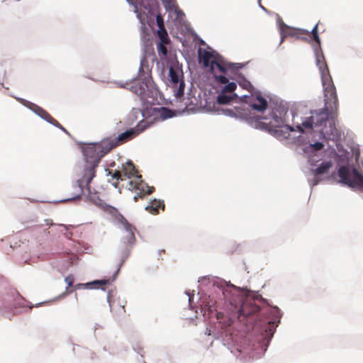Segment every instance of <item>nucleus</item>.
Here are the masks:
<instances>
[{
	"label": "nucleus",
	"instance_id": "nucleus-33",
	"mask_svg": "<svg viewBox=\"0 0 363 363\" xmlns=\"http://www.w3.org/2000/svg\"><path fill=\"white\" fill-rule=\"evenodd\" d=\"M111 277H104L103 279H98L99 286H101L102 285L109 286L112 284L113 281H111Z\"/></svg>",
	"mask_w": 363,
	"mask_h": 363
},
{
	"label": "nucleus",
	"instance_id": "nucleus-19",
	"mask_svg": "<svg viewBox=\"0 0 363 363\" xmlns=\"http://www.w3.org/2000/svg\"><path fill=\"white\" fill-rule=\"evenodd\" d=\"M211 72L213 74H216L217 71L225 73L227 70V67L223 61V59L220 55L218 58H214L213 64L210 67Z\"/></svg>",
	"mask_w": 363,
	"mask_h": 363
},
{
	"label": "nucleus",
	"instance_id": "nucleus-8",
	"mask_svg": "<svg viewBox=\"0 0 363 363\" xmlns=\"http://www.w3.org/2000/svg\"><path fill=\"white\" fill-rule=\"evenodd\" d=\"M311 116L306 118L301 125H296V130L299 132L303 133L304 129L311 130L313 128H323L328 121V116L333 115L330 113V108L324 107L318 111L311 112Z\"/></svg>",
	"mask_w": 363,
	"mask_h": 363
},
{
	"label": "nucleus",
	"instance_id": "nucleus-22",
	"mask_svg": "<svg viewBox=\"0 0 363 363\" xmlns=\"http://www.w3.org/2000/svg\"><path fill=\"white\" fill-rule=\"evenodd\" d=\"M324 147V145L320 142H315L313 144H310L306 146L303 149V151L307 154H311V155H315V152L321 150Z\"/></svg>",
	"mask_w": 363,
	"mask_h": 363
},
{
	"label": "nucleus",
	"instance_id": "nucleus-30",
	"mask_svg": "<svg viewBox=\"0 0 363 363\" xmlns=\"http://www.w3.org/2000/svg\"><path fill=\"white\" fill-rule=\"evenodd\" d=\"M237 85L235 82L227 83L223 89V93H230L235 90Z\"/></svg>",
	"mask_w": 363,
	"mask_h": 363
},
{
	"label": "nucleus",
	"instance_id": "nucleus-54",
	"mask_svg": "<svg viewBox=\"0 0 363 363\" xmlns=\"http://www.w3.org/2000/svg\"><path fill=\"white\" fill-rule=\"evenodd\" d=\"M118 192H119V193H121V188H119V189H118Z\"/></svg>",
	"mask_w": 363,
	"mask_h": 363
},
{
	"label": "nucleus",
	"instance_id": "nucleus-6",
	"mask_svg": "<svg viewBox=\"0 0 363 363\" xmlns=\"http://www.w3.org/2000/svg\"><path fill=\"white\" fill-rule=\"evenodd\" d=\"M118 222L123 227L125 235L121 238V245L119 247L120 264L123 265L130 254L131 249L135 243L136 238L134 233L136 228L120 213H118Z\"/></svg>",
	"mask_w": 363,
	"mask_h": 363
},
{
	"label": "nucleus",
	"instance_id": "nucleus-13",
	"mask_svg": "<svg viewBox=\"0 0 363 363\" xmlns=\"http://www.w3.org/2000/svg\"><path fill=\"white\" fill-rule=\"evenodd\" d=\"M169 77L170 78L169 82L172 84V86L174 89L175 97L180 98L183 96L185 84L182 79H179V72L172 67H170L169 69Z\"/></svg>",
	"mask_w": 363,
	"mask_h": 363
},
{
	"label": "nucleus",
	"instance_id": "nucleus-47",
	"mask_svg": "<svg viewBox=\"0 0 363 363\" xmlns=\"http://www.w3.org/2000/svg\"><path fill=\"white\" fill-rule=\"evenodd\" d=\"M354 155L355 159H358V157H359V152L358 150L355 151Z\"/></svg>",
	"mask_w": 363,
	"mask_h": 363
},
{
	"label": "nucleus",
	"instance_id": "nucleus-28",
	"mask_svg": "<svg viewBox=\"0 0 363 363\" xmlns=\"http://www.w3.org/2000/svg\"><path fill=\"white\" fill-rule=\"evenodd\" d=\"M232 99L233 98L230 96L221 94L218 96L217 101L219 104H227L232 100Z\"/></svg>",
	"mask_w": 363,
	"mask_h": 363
},
{
	"label": "nucleus",
	"instance_id": "nucleus-36",
	"mask_svg": "<svg viewBox=\"0 0 363 363\" xmlns=\"http://www.w3.org/2000/svg\"><path fill=\"white\" fill-rule=\"evenodd\" d=\"M131 348L134 352L140 354V357H143V355L140 353L143 350V347L140 346L138 343L133 344Z\"/></svg>",
	"mask_w": 363,
	"mask_h": 363
},
{
	"label": "nucleus",
	"instance_id": "nucleus-46",
	"mask_svg": "<svg viewBox=\"0 0 363 363\" xmlns=\"http://www.w3.org/2000/svg\"><path fill=\"white\" fill-rule=\"evenodd\" d=\"M284 128H285L286 130H289V131H293V130H294V128H292V127H291V126H290V125H286Z\"/></svg>",
	"mask_w": 363,
	"mask_h": 363
},
{
	"label": "nucleus",
	"instance_id": "nucleus-18",
	"mask_svg": "<svg viewBox=\"0 0 363 363\" xmlns=\"http://www.w3.org/2000/svg\"><path fill=\"white\" fill-rule=\"evenodd\" d=\"M164 207L165 204L163 200L155 198L145 207V210L151 214L156 215L159 213L160 209L164 210Z\"/></svg>",
	"mask_w": 363,
	"mask_h": 363
},
{
	"label": "nucleus",
	"instance_id": "nucleus-29",
	"mask_svg": "<svg viewBox=\"0 0 363 363\" xmlns=\"http://www.w3.org/2000/svg\"><path fill=\"white\" fill-rule=\"evenodd\" d=\"M167 44V43H159L157 45V52L160 55H162L163 57L167 56V49L165 46Z\"/></svg>",
	"mask_w": 363,
	"mask_h": 363
},
{
	"label": "nucleus",
	"instance_id": "nucleus-45",
	"mask_svg": "<svg viewBox=\"0 0 363 363\" xmlns=\"http://www.w3.org/2000/svg\"><path fill=\"white\" fill-rule=\"evenodd\" d=\"M43 221H44L45 224L47 225H54V223L52 222V220L51 219H44Z\"/></svg>",
	"mask_w": 363,
	"mask_h": 363
},
{
	"label": "nucleus",
	"instance_id": "nucleus-14",
	"mask_svg": "<svg viewBox=\"0 0 363 363\" xmlns=\"http://www.w3.org/2000/svg\"><path fill=\"white\" fill-rule=\"evenodd\" d=\"M281 29V41H284V39L286 36L295 37L298 39H305V37H311V32L309 33L307 30L298 28H292L288 27L286 24L283 23L280 26Z\"/></svg>",
	"mask_w": 363,
	"mask_h": 363
},
{
	"label": "nucleus",
	"instance_id": "nucleus-20",
	"mask_svg": "<svg viewBox=\"0 0 363 363\" xmlns=\"http://www.w3.org/2000/svg\"><path fill=\"white\" fill-rule=\"evenodd\" d=\"M267 101L261 96H257L255 101L251 103L250 106L259 112H263L267 108Z\"/></svg>",
	"mask_w": 363,
	"mask_h": 363
},
{
	"label": "nucleus",
	"instance_id": "nucleus-43",
	"mask_svg": "<svg viewBox=\"0 0 363 363\" xmlns=\"http://www.w3.org/2000/svg\"><path fill=\"white\" fill-rule=\"evenodd\" d=\"M99 328H101V326L99 323H96L94 325V336L96 339V330L97 329H99Z\"/></svg>",
	"mask_w": 363,
	"mask_h": 363
},
{
	"label": "nucleus",
	"instance_id": "nucleus-24",
	"mask_svg": "<svg viewBox=\"0 0 363 363\" xmlns=\"http://www.w3.org/2000/svg\"><path fill=\"white\" fill-rule=\"evenodd\" d=\"M121 167H123V166L121 165ZM121 174H123L124 175V177L125 178H127L125 175V172L123 171V169H122L121 170V172H119L118 170L117 169H115L114 172L111 174L110 172H108V174L111 175V177H112V179H116L117 181L118 180H121V181H123V180H125V179H123L122 178V176H121ZM112 186H114L115 188H118V182H113L111 183Z\"/></svg>",
	"mask_w": 363,
	"mask_h": 363
},
{
	"label": "nucleus",
	"instance_id": "nucleus-39",
	"mask_svg": "<svg viewBox=\"0 0 363 363\" xmlns=\"http://www.w3.org/2000/svg\"><path fill=\"white\" fill-rule=\"evenodd\" d=\"M50 301H44L39 302V303H36L35 305H33V304L30 303L29 306H28V309H31L33 307L38 308L40 306L45 305L47 303H48Z\"/></svg>",
	"mask_w": 363,
	"mask_h": 363
},
{
	"label": "nucleus",
	"instance_id": "nucleus-3",
	"mask_svg": "<svg viewBox=\"0 0 363 363\" xmlns=\"http://www.w3.org/2000/svg\"><path fill=\"white\" fill-rule=\"evenodd\" d=\"M211 282L212 286H216L221 291V295H219L216 300L209 296L208 308L211 311L220 308L228 315L238 317L246 315L240 286H235L230 281L218 277H211L209 275L201 277L198 280V283L201 286H208Z\"/></svg>",
	"mask_w": 363,
	"mask_h": 363
},
{
	"label": "nucleus",
	"instance_id": "nucleus-55",
	"mask_svg": "<svg viewBox=\"0 0 363 363\" xmlns=\"http://www.w3.org/2000/svg\"><path fill=\"white\" fill-rule=\"evenodd\" d=\"M27 223H34V220L28 221Z\"/></svg>",
	"mask_w": 363,
	"mask_h": 363
},
{
	"label": "nucleus",
	"instance_id": "nucleus-16",
	"mask_svg": "<svg viewBox=\"0 0 363 363\" xmlns=\"http://www.w3.org/2000/svg\"><path fill=\"white\" fill-rule=\"evenodd\" d=\"M30 108L39 116L42 118L47 121L48 123L52 124L53 125L62 129L65 132H67L65 128L57 121L55 120L47 111L43 109V108L38 106L36 104H30Z\"/></svg>",
	"mask_w": 363,
	"mask_h": 363
},
{
	"label": "nucleus",
	"instance_id": "nucleus-48",
	"mask_svg": "<svg viewBox=\"0 0 363 363\" xmlns=\"http://www.w3.org/2000/svg\"><path fill=\"white\" fill-rule=\"evenodd\" d=\"M60 225L62 226L65 230H67V228L69 227V225H64V224H62Z\"/></svg>",
	"mask_w": 363,
	"mask_h": 363
},
{
	"label": "nucleus",
	"instance_id": "nucleus-10",
	"mask_svg": "<svg viewBox=\"0 0 363 363\" xmlns=\"http://www.w3.org/2000/svg\"><path fill=\"white\" fill-rule=\"evenodd\" d=\"M318 23H317L311 30V35L313 36V39L315 40L316 45L314 46V52L315 55L316 64L319 67V70L321 74V77L329 75V69L328 65L325 62V59L323 51L320 48V39L318 36Z\"/></svg>",
	"mask_w": 363,
	"mask_h": 363
},
{
	"label": "nucleus",
	"instance_id": "nucleus-57",
	"mask_svg": "<svg viewBox=\"0 0 363 363\" xmlns=\"http://www.w3.org/2000/svg\"><path fill=\"white\" fill-rule=\"evenodd\" d=\"M109 354H110V355H113V354L112 352H109Z\"/></svg>",
	"mask_w": 363,
	"mask_h": 363
},
{
	"label": "nucleus",
	"instance_id": "nucleus-27",
	"mask_svg": "<svg viewBox=\"0 0 363 363\" xmlns=\"http://www.w3.org/2000/svg\"><path fill=\"white\" fill-rule=\"evenodd\" d=\"M157 34H158V36L160 40V43H169V39L168 38V34L167 33L166 29L158 30Z\"/></svg>",
	"mask_w": 363,
	"mask_h": 363
},
{
	"label": "nucleus",
	"instance_id": "nucleus-11",
	"mask_svg": "<svg viewBox=\"0 0 363 363\" xmlns=\"http://www.w3.org/2000/svg\"><path fill=\"white\" fill-rule=\"evenodd\" d=\"M151 83L152 79L149 74L145 73L141 67L139 70L138 79L133 82L130 90L140 98L144 99Z\"/></svg>",
	"mask_w": 363,
	"mask_h": 363
},
{
	"label": "nucleus",
	"instance_id": "nucleus-9",
	"mask_svg": "<svg viewBox=\"0 0 363 363\" xmlns=\"http://www.w3.org/2000/svg\"><path fill=\"white\" fill-rule=\"evenodd\" d=\"M321 79L325 91V107L330 108L331 113H335L338 108V99L332 78L329 74Z\"/></svg>",
	"mask_w": 363,
	"mask_h": 363
},
{
	"label": "nucleus",
	"instance_id": "nucleus-23",
	"mask_svg": "<svg viewBox=\"0 0 363 363\" xmlns=\"http://www.w3.org/2000/svg\"><path fill=\"white\" fill-rule=\"evenodd\" d=\"M79 289H85V285H84V283H78L77 284H75L74 286H73V288L72 289H67V287H66L65 289V291L62 293L61 294H60L59 296H57L56 298H55V300H60V299H62L64 298L67 294H71L72 291H76V290H79Z\"/></svg>",
	"mask_w": 363,
	"mask_h": 363
},
{
	"label": "nucleus",
	"instance_id": "nucleus-34",
	"mask_svg": "<svg viewBox=\"0 0 363 363\" xmlns=\"http://www.w3.org/2000/svg\"><path fill=\"white\" fill-rule=\"evenodd\" d=\"M156 23L159 28V30L165 29L164 25V21L163 18L160 15H157L156 16Z\"/></svg>",
	"mask_w": 363,
	"mask_h": 363
},
{
	"label": "nucleus",
	"instance_id": "nucleus-49",
	"mask_svg": "<svg viewBox=\"0 0 363 363\" xmlns=\"http://www.w3.org/2000/svg\"><path fill=\"white\" fill-rule=\"evenodd\" d=\"M164 250H158V254L159 255H160L162 253H164Z\"/></svg>",
	"mask_w": 363,
	"mask_h": 363
},
{
	"label": "nucleus",
	"instance_id": "nucleus-21",
	"mask_svg": "<svg viewBox=\"0 0 363 363\" xmlns=\"http://www.w3.org/2000/svg\"><path fill=\"white\" fill-rule=\"evenodd\" d=\"M205 335L208 336H213L216 340L222 338V343L223 346H227L228 345L227 340L223 337V333L217 330L214 327L207 328L205 332Z\"/></svg>",
	"mask_w": 363,
	"mask_h": 363
},
{
	"label": "nucleus",
	"instance_id": "nucleus-7",
	"mask_svg": "<svg viewBox=\"0 0 363 363\" xmlns=\"http://www.w3.org/2000/svg\"><path fill=\"white\" fill-rule=\"evenodd\" d=\"M17 291H11L2 300V305L0 306V315L9 320L14 315L19 314L28 311V307L23 302Z\"/></svg>",
	"mask_w": 363,
	"mask_h": 363
},
{
	"label": "nucleus",
	"instance_id": "nucleus-4",
	"mask_svg": "<svg viewBox=\"0 0 363 363\" xmlns=\"http://www.w3.org/2000/svg\"><path fill=\"white\" fill-rule=\"evenodd\" d=\"M101 160H82L78 164L79 171L77 172L78 176H81L75 181L74 188L78 189V192L73 194L69 198H66L57 201L56 202H67L76 199H80L82 196H84L86 201H89L99 208L105 211H117L113 206L106 203L99 196V193L96 191H92L90 186L91 182L96 177V169Z\"/></svg>",
	"mask_w": 363,
	"mask_h": 363
},
{
	"label": "nucleus",
	"instance_id": "nucleus-51",
	"mask_svg": "<svg viewBox=\"0 0 363 363\" xmlns=\"http://www.w3.org/2000/svg\"><path fill=\"white\" fill-rule=\"evenodd\" d=\"M103 350H104V351H105V352H106V351H107V347H106V346L103 347Z\"/></svg>",
	"mask_w": 363,
	"mask_h": 363
},
{
	"label": "nucleus",
	"instance_id": "nucleus-25",
	"mask_svg": "<svg viewBox=\"0 0 363 363\" xmlns=\"http://www.w3.org/2000/svg\"><path fill=\"white\" fill-rule=\"evenodd\" d=\"M158 116L162 121L170 118L174 116V112L168 108L162 107L158 110Z\"/></svg>",
	"mask_w": 363,
	"mask_h": 363
},
{
	"label": "nucleus",
	"instance_id": "nucleus-42",
	"mask_svg": "<svg viewBox=\"0 0 363 363\" xmlns=\"http://www.w3.org/2000/svg\"><path fill=\"white\" fill-rule=\"evenodd\" d=\"M139 190H140V191L138 193H137L135 195H134V196L133 198L134 201H137L138 199L142 196V194L144 191V188L143 187H140L139 189Z\"/></svg>",
	"mask_w": 363,
	"mask_h": 363
},
{
	"label": "nucleus",
	"instance_id": "nucleus-26",
	"mask_svg": "<svg viewBox=\"0 0 363 363\" xmlns=\"http://www.w3.org/2000/svg\"><path fill=\"white\" fill-rule=\"evenodd\" d=\"M85 289H100L103 291H106V289L103 286H99L98 279H94L91 281L84 283Z\"/></svg>",
	"mask_w": 363,
	"mask_h": 363
},
{
	"label": "nucleus",
	"instance_id": "nucleus-35",
	"mask_svg": "<svg viewBox=\"0 0 363 363\" xmlns=\"http://www.w3.org/2000/svg\"><path fill=\"white\" fill-rule=\"evenodd\" d=\"M123 267V265H121L120 264H118L117 265V268L115 270V272H113V274H112V276L111 277V281H115L121 272V267Z\"/></svg>",
	"mask_w": 363,
	"mask_h": 363
},
{
	"label": "nucleus",
	"instance_id": "nucleus-44",
	"mask_svg": "<svg viewBox=\"0 0 363 363\" xmlns=\"http://www.w3.org/2000/svg\"><path fill=\"white\" fill-rule=\"evenodd\" d=\"M43 225L42 224H33V225L30 226V228L33 230H38Z\"/></svg>",
	"mask_w": 363,
	"mask_h": 363
},
{
	"label": "nucleus",
	"instance_id": "nucleus-2",
	"mask_svg": "<svg viewBox=\"0 0 363 363\" xmlns=\"http://www.w3.org/2000/svg\"><path fill=\"white\" fill-rule=\"evenodd\" d=\"M283 313L275 305H269L260 310L252 317L254 325L246 337L247 345L239 349V352L252 358L259 359L263 357L281 323Z\"/></svg>",
	"mask_w": 363,
	"mask_h": 363
},
{
	"label": "nucleus",
	"instance_id": "nucleus-50",
	"mask_svg": "<svg viewBox=\"0 0 363 363\" xmlns=\"http://www.w3.org/2000/svg\"><path fill=\"white\" fill-rule=\"evenodd\" d=\"M43 232H44L46 235H48V234H49V231L48 230V229H44V230H43Z\"/></svg>",
	"mask_w": 363,
	"mask_h": 363
},
{
	"label": "nucleus",
	"instance_id": "nucleus-17",
	"mask_svg": "<svg viewBox=\"0 0 363 363\" xmlns=\"http://www.w3.org/2000/svg\"><path fill=\"white\" fill-rule=\"evenodd\" d=\"M321 134L324 138L337 142L341 139V132L335 127L334 123H330L328 127L321 128Z\"/></svg>",
	"mask_w": 363,
	"mask_h": 363
},
{
	"label": "nucleus",
	"instance_id": "nucleus-15",
	"mask_svg": "<svg viewBox=\"0 0 363 363\" xmlns=\"http://www.w3.org/2000/svg\"><path fill=\"white\" fill-rule=\"evenodd\" d=\"M219 55L215 50H207L201 48H199L198 50L199 61L205 67H210L213 64L214 58H218Z\"/></svg>",
	"mask_w": 363,
	"mask_h": 363
},
{
	"label": "nucleus",
	"instance_id": "nucleus-53",
	"mask_svg": "<svg viewBox=\"0 0 363 363\" xmlns=\"http://www.w3.org/2000/svg\"><path fill=\"white\" fill-rule=\"evenodd\" d=\"M116 164H115V162L114 160H113V162H112V166L114 167Z\"/></svg>",
	"mask_w": 363,
	"mask_h": 363
},
{
	"label": "nucleus",
	"instance_id": "nucleus-40",
	"mask_svg": "<svg viewBox=\"0 0 363 363\" xmlns=\"http://www.w3.org/2000/svg\"><path fill=\"white\" fill-rule=\"evenodd\" d=\"M185 294L188 296L189 302L191 303L194 299L195 291L194 290H193V291L188 290V291H185Z\"/></svg>",
	"mask_w": 363,
	"mask_h": 363
},
{
	"label": "nucleus",
	"instance_id": "nucleus-37",
	"mask_svg": "<svg viewBox=\"0 0 363 363\" xmlns=\"http://www.w3.org/2000/svg\"><path fill=\"white\" fill-rule=\"evenodd\" d=\"M66 260L68 263V266H73L78 262V257H77L75 256L69 257L66 258Z\"/></svg>",
	"mask_w": 363,
	"mask_h": 363
},
{
	"label": "nucleus",
	"instance_id": "nucleus-32",
	"mask_svg": "<svg viewBox=\"0 0 363 363\" xmlns=\"http://www.w3.org/2000/svg\"><path fill=\"white\" fill-rule=\"evenodd\" d=\"M114 291H115V290H113V289L108 290L107 291L106 301H107V303H108L110 311H112V301H111V298L113 296Z\"/></svg>",
	"mask_w": 363,
	"mask_h": 363
},
{
	"label": "nucleus",
	"instance_id": "nucleus-52",
	"mask_svg": "<svg viewBox=\"0 0 363 363\" xmlns=\"http://www.w3.org/2000/svg\"><path fill=\"white\" fill-rule=\"evenodd\" d=\"M74 299H76V301H77V300H78L77 294H75Z\"/></svg>",
	"mask_w": 363,
	"mask_h": 363
},
{
	"label": "nucleus",
	"instance_id": "nucleus-31",
	"mask_svg": "<svg viewBox=\"0 0 363 363\" xmlns=\"http://www.w3.org/2000/svg\"><path fill=\"white\" fill-rule=\"evenodd\" d=\"M74 277L73 274H68L64 279L65 282L67 284V289L69 287H72L73 286V283L74 281Z\"/></svg>",
	"mask_w": 363,
	"mask_h": 363
},
{
	"label": "nucleus",
	"instance_id": "nucleus-56",
	"mask_svg": "<svg viewBox=\"0 0 363 363\" xmlns=\"http://www.w3.org/2000/svg\"><path fill=\"white\" fill-rule=\"evenodd\" d=\"M3 279V277L0 275V281Z\"/></svg>",
	"mask_w": 363,
	"mask_h": 363
},
{
	"label": "nucleus",
	"instance_id": "nucleus-41",
	"mask_svg": "<svg viewBox=\"0 0 363 363\" xmlns=\"http://www.w3.org/2000/svg\"><path fill=\"white\" fill-rule=\"evenodd\" d=\"M128 185H129V187H127V189L130 191H133V190L139 189L140 188L138 186L134 185L133 181H129L128 182Z\"/></svg>",
	"mask_w": 363,
	"mask_h": 363
},
{
	"label": "nucleus",
	"instance_id": "nucleus-1",
	"mask_svg": "<svg viewBox=\"0 0 363 363\" xmlns=\"http://www.w3.org/2000/svg\"><path fill=\"white\" fill-rule=\"evenodd\" d=\"M301 168L311 192L323 181L363 192V160H306Z\"/></svg>",
	"mask_w": 363,
	"mask_h": 363
},
{
	"label": "nucleus",
	"instance_id": "nucleus-38",
	"mask_svg": "<svg viewBox=\"0 0 363 363\" xmlns=\"http://www.w3.org/2000/svg\"><path fill=\"white\" fill-rule=\"evenodd\" d=\"M215 77L216 80L221 84H227L228 82V79H227V77L223 75L217 76L216 74H215Z\"/></svg>",
	"mask_w": 363,
	"mask_h": 363
},
{
	"label": "nucleus",
	"instance_id": "nucleus-12",
	"mask_svg": "<svg viewBox=\"0 0 363 363\" xmlns=\"http://www.w3.org/2000/svg\"><path fill=\"white\" fill-rule=\"evenodd\" d=\"M121 165L123 166V169L125 172V175L127 179L135 177L139 180V182L143 185L141 187L144 188L143 193L150 195L155 191V187L149 186L148 184L142 179V176L138 174L137 167L133 162V160H125V162L121 163Z\"/></svg>",
	"mask_w": 363,
	"mask_h": 363
},
{
	"label": "nucleus",
	"instance_id": "nucleus-5",
	"mask_svg": "<svg viewBox=\"0 0 363 363\" xmlns=\"http://www.w3.org/2000/svg\"><path fill=\"white\" fill-rule=\"evenodd\" d=\"M150 125L151 123L141 121L135 128L125 131L117 137L106 138L98 143H81V150L86 158L101 159L112 150L135 138Z\"/></svg>",
	"mask_w": 363,
	"mask_h": 363
}]
</instances>
